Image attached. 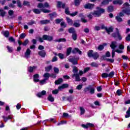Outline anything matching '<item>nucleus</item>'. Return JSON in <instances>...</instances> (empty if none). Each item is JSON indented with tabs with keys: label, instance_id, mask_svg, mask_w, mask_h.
I'll return each instance as SVG.
<instances>
[{
	"label": "nucleus",
	"instance_id": "nucleus-1",
	"mask_svg": "<svg viewBox=\"0 0 130 130\" xmlns=\"http://www.w3.org/2000/svg\"><path fill=\"white\" fill-rule=\"evenodd\" d=\"M96 11H94L93 12L91 13V15L94 16V17H100L102 14L105 13V9L102 8L101 7H96Z\"/></svg>",
	"mask_w": 130,
	"mask_h": 130
},
{
	"label": "nucleus",
	"instance_id": "nucleus-2",
	"mask_svg": "<svg viewBox=\"0 0 130 130\" xmlns=\"http://www.w3.org/2000/svg\"><path fill=\"white\" fill-rule=\"evenodd\" d=\"M123 8H124V9L122 10V13H124V14H126V15L129 16L130 15L129 4H128V3H125L123 5Z\"/></svg>",
	"mask_w": 130,
	"mask_h": 130
},
{
	"label": "nucleus",
	"instance_id": "nucleus-3",
	"mask_svg": "<svg viewBox=\"0 0 130 130\" xmlns=\"http://www.w3.org/2000/svg\"><path fill=\"white\" fill-rule=\"evenodd\" d=\"M79 57H75L72 56H70L68 58L69 61L72 62V64L74 65L78 64V60H79Z\"/></svg>",
	"mask_w": 130,
	"mask_h": 130
},
{
	"label": "nucleus",
	"instance_id": "nucleus-4",
	"mask_svg": "<svg viewBox=\"0 0 130 130\" xmlns=\"http://www.w3.org/2000/svg\"><path fill=\"white\" fill-rule=\"evenodd\" d=\"M116 32H114L112 34V37L114 38H118L119 40H121L122 39V37H121V35H120V34L119 33V30H118V28H116Z\"/></svg>",
	"mask_w": 130,
	"mask_h": 130
},
{
	"label": "nucleus",
	"instance_id": "nucleus-5",
	"mask_svg": "<svg viewBox=\"0 0 130 130\" xmlns=\"http://www.w3.org/2000/svg\"><path fill=\"white\" fill-rule=\"evenodd\" d=\"M43 40H47V41H52L53 40V37L47 35H44L43 36Z\"/></svg>",
	"mask_w": 130,
	"mask_h": 130
},
{
	"label": "nucleus",
	"instance_id": "nucleus-6",
	"mask_svg": "<svg viewBox=\"0 0 130 130\" xmlns=\"http://www.w3.org/2000/svg\"><path fill=\"white\" fill-rule=\"evenodd\" d=\"M57 8H62V9H66V8H67L66 7V3H62V2L60 1H58L57 4Z\"/></svg>",
	"mask_w": 130,
	"mask_h": 130
},
{
	"label": "nucleus",
	"instance_id": "nucleus-7",
	"mask_svg": "<svg viewBox=\"0 0 130 130\" xmlns=\"http://www.w3.org/2000/svg\"><path fill=\"white\" fill-rule=\"evenodd\" d=\"M95 5L94 4H86L84 6V9H88V10H92V9H93V8H94V6Z\"/></svg>",
	"mask_w": 130,
	"mask_h": 130
},
{
	"label": "nucleus",
	"instance_id": "nucleus-8",
	"mask_svg": "<svg viewBox=\"0 0 130 130\" xmlns=\"http://www.w3.org/2000/svg\"><path fill=\"white\" fill-rule=\"evenodd\" d=\"M113 0H104L101 3L100 7H103L104 6H107V5H108L109 4V2H112Z\"/></svg>",
	"mask_w": 130,
	"mask_h": 130
},
{
	"label": "nucleus",
	"instance_id": "nucleus-9",
	"mask_svg": "<svg viewBox=\"0 0 130 130\" xmlns=\"http://www.w3.org/2000/svg\"><path fill=\"white\" fill-rule=\"evenodd\" d=\"M73 96L70 95L69 96H63L62 97V100L63 101H65V100H67V101H69V102H72V100H73Z\"/></svg>",
	"mask_w": 130,
	"mask_h": 130
},
{
	"label": "nucleus",
	"instance_id": "nucleus-10",
	"mask_svg": "<svg viewBox=\"0 0 130 130\" xmlns=\"http://www.w3.org/2000/svg\"><path fill=\"white\" fill-rule=\"evenodd\" d=\"M72 78H75L76 82H80L81 81V79L80 78V75L78 74H74L72 75Z\"/></svg>",
	"mask_w": 130,
	"mask_h": 130
},
{
	"label": "nucleus",
	"instance_id": "nucleus-11",
	"mask_svg": "<svg viewBox=\"0 0 130 130\" xmlns=\"http://www.w3.org/2000/svg\"><path fill=\"white\" fill-rule=\"evenodd\" d=\"M37 69V66H30L27 68V71L28 73H33L34 72V70H36Z\"/></svg>",
	"mask_w": 130,
	"mask_h": 130
},
{
	"label": "nucleus",
	"instance_id": "nucleus-12",
	"mask_svg": "<svg viewBox=\"0 0 130 130\" xmlns=\"http://www.w3.org/2000/svg\"><path fill=\"white\" fill-rule=\"evenodd\" d=\"M72 53H78L79 54H82V51L78 48H75L72 50Z\"/></svg>",
	"mask_w": 130,
	"mask_h": 130
},
{
	"label": "nucleus",
	"instance_id": "nucleus-13",
	"mask_svg": "<svg viewBox=\"0 0 130 130\" xmlns=\"http://www.w3.org/2000/svg\"><path fill=\"white\" fill-rule=\"evenodd\" d=\"M38 54L40 55V56H41V57H45V56L46 55V52L44 50H42L39 51Z\"/></svg>",
	"mask_w": 130,
	"mask_h": 130
},
{
	"label": "nucleus",
	"instance_id": "nucleus-14",
	"mask_svg": "<svg viewBox=\"0 0 130 130\" xmlns=\"http://www.w3.org/2000/svg\"><path fill=\"white\" fill-rule=\"evenodd\" d=\"M30 54H31V50H30V49L28 48L26 50V51L25 52V53L24 54L25 57L26 58H28Z\"/></svg>",
	"mask_w": 130,
	"mask_h": 130
},
{
	"label": "nucleus",
	"instance_id": "nucleus-15",
	"mask_svg": "<svg viewBox=\"0 0 130 130\" xmlns=\"http://www.w3.org/2000/svg\"><path fill=\"white\" fill-rule=\"evenodd\" d=\"M66 88H69V84L65 83L63 84L62 85L58 87V90H62L66 89Z\"/></svg>",
	"mask_w": 130,
	"mask_h": 130
},
{
	"label": "nucleus",
	"instance_id": "nucleus-16",
	"mask_svg": "<svg viewBox=\"0 0 130 130\" xmlns=\"http://www.w3.org/2000/svg\"><path fill=\"white\" fill-rule=\"evenodd\" d=\"M116 41H113L111 42V45H110V47L113 49V50H114L115 48H116Z\"/></svg>",
	"mask_w": 130,
	"mask_h": 130
},
{
	"label": "nucleus",
	"instance_id": "nucleus-17",
	"mask_svg": "<svg viewBox=\"0 0 130 130\" xmlns=\"http://www.w3.org/2000/svg\"><path fill=\"white\" fill-rule=\"evenodd\" d=\"M33 78L34 82H35L36 83H37V82H39V79H38L39 78V74H35L33 76Z\"/></svg>",
	"mask_w": 130,
	"mask_h": 130
},
{
	"label": "nucleus",
	"instance_id": "nucleus-18",
	"mask_svg": "<svg viewBox=\"0 0 130 130\" xmlns=\"http://www.w3.org/2000/svg\"><path fill=\"white\" fill-rule=\"evenodd\" d=\"M46 94V91L43 90L41 92H39L37 94V96L39 97V98H41V97H42V96Z\"/></svg>",
	"mask_w": 130,
	"mask_h": 130
},
{
	"label": "nucleus",
	"instance_id": "nucleus-19",
	"mask_svg": "<svg viewBox=\"0 0 130 130\" xmlns=\"http://www.w3.org/2000/svg\"><path fill=\"white\" fill-rule=\"evenodd\" d=\"M107 45V44L106 43H104L103 45H100L98 47V50H100V51L103 50V49H104V46H106Z\"/></svg>",
	"mask_w": 130,
	"mask_h": 130
},
{
	"label": "nucleus",
	"instance_id": "nucleus-20",
	"mask_svg": "<svg viewBox=\"0 0 130 130\" xmlns=\"http://www.w3.org/2000/svg\"><path fill=\"white\" fill-rule=\"evenodd\" d=\"M2 117L4 119V120L5 122H7L8 119H12V118H13V117H12V115H9L8 117L3 116Z\"/></svg>",
	"mask_w": 130,
	"mask_h": 130
},
{
	"label": "nucleus",
	"instance_id": "nucleus-21",
	"mask_svg": "<svg viewBox=\"0 0 130 130\" xmlns=\"http://www.w3.org/2000/svg\"><path fill=\"white\" fill-rule=\"evenodd\" d=\"M66 20L69 25H70V26H72V25H73L74 21H73V20H72V19L70 18V17H67Z\"/></svg>",
	"mask_w": 130,
	"mask_h": 130
},
{
	"label": "nucleus",
	"instance_id": "nucleus-22",
	"mask_svg": "<svg viewBox=\"0 0 130 130\" xmlns=\"http://www.w3.org/2000/svg\"><path fill=\"white\" fill-rule=\"evenodd\" d=\"M48 15L50 16V19H53V17H56L57 14H56V12H53L52 13L49 14Z\"/></svg>",
	"mask_w": 130,
	"mask_h": 130
},
{
	"label": "nucleus",
	"instance_id": "nucleus-23",
	"mask_svg": "<svg viewBox=\"0 0 130 130\" xmlns=\"http://www.w3.org/2000/svg\"><path fill=\"white\" fill-rule=\"evenodd\" d=\"M40 23L41 25H44L45 24H49V23H50V20H41Z\"/></svg>",
	"mask_w": 130,
	"mask_h": 130
},
{
	"label": "nucleus",
	"instance_id": "nucleus-24",
	"mask_svg": "<svg viewBox=\"0 0 130 130\" xmlns=\"http://www.w3.org/2000/svg\"><path fill=\"white\" fill-rule=\"evenodd\" d=\"M68 32H69V33L74 34L76 33V29H75V28L74 27H71L69 29Z\"/></svg>",
	"mask_w": 130,
	"mask_h": 130
},
{
	"label": "nucleus",
	"instance_id": "nucleus-25",
	"mask_svg": "<svg viewBox=\"0 0 130 130\" xmlns=\"http://www.w3.org/2000/svg\"><path fill=\"white\" fill-rule=\"evenodd\" d=\"M32 11L35 14H36L37 15H39V14H41V10L38 9H34L32 10Z\"/></svg>",
	"mask_w": 130,
	"mask_h": 130
},
{
	"label": "nucleus",
	"instance_id": "nucleus-26",
	"mask_svg": "<svg viewBox=\"0 0 130 130\" xmlns=\"http://www.w3.org/2000/svg\"><path fill=\"white\" fill-rule=\"evenodd\" d=\"M43 77L44 78H45V80H48V79H49V77H50V74L48 73H46L44 74Z\"/></svg>",
	"mask_w": 130,
	"mask_h": 130
},
{
	"label": "nucleus",
	"instance_id": "nucleus-27",
	"mask_svg": "<svg viewBox=\"0 0 130 130\" xmlns=\"http://www.w3.org/2000/svg\"><path fill=\"white\" fill-rule=\"evenodd\" d=\"M81 2H82V0H75L74 1L75 6H76V7H78V6H80V4H81Z\"/></svg>",
	"mask_w": 130,
	"mask_h": 130
},
{
	"label": "nucleus",
	"instance_id": "nucleus-28",
	"mask_svg": "<svg viewBox=\"0 0 130 130\" xmlns=\"http://www.w3.org/2000/svg\"><path fill=\"white\" fill-rule=\"evenodd\" d=\"M106 32L108 33V34H110V32H113V28L112 27H109V28H107V29H106Z\"/></svg>",
	"mask_w": 130,
	"mask_h": 130
},
{
	"label": "nucleus",
	"instance_id": "nucleus-29",
	"mask_svg": "<svg viewBox=\"0 0 130 130\" xmlns=\"http://www.w3.org/2000/svg\"><path fill=\"white\" fill-rule=\"evenodd\" d=\"M62 78H59L58 80L55 81V85H59L61 83H62Z\"/></svg>",
	"mask_w": 130,
	"mask_h": 130
},
{
	"label": "nucleus",
	"instance_id": "nucleus-30",
	"mask_svg": "<svg viewBox=\"0 0 130 130\" xmlns=\"http://www.w3.org/2000/svg\"><path fill=\"white\" fill-rule=\"evenodd\" d=\"M52 69V66L51 65H50L49 66H48L45 68V72H50Z\"/></svg>",
	"mask_w": 130,
	"mask_h": 130
},
{
	"label": "nucleus",
	"instance_id": "nucleus-31",
	"mask_svg": "<svg viewBox=\"0 0 130 130\" xmlns=\"http://www.w3.org/2000/svg\"><path fill=\"white\" fill-rule=\"evenodd\" d=\"M92 57H93L94 59H97V58L99 57V54L98 52L94 53L92 55Z\"/></svg>",
	"mask_w": 130,
	"mask_h": 130
},
{
	"label": "nucleus",
	"instance_id": "nucleus-32",
	"mask_svg": "<svg viewBox=\"0 0 130 130\" xmlns=\"http://www.w3.org/2000/svg\"><path fill=\"white\" fill-rule=\"evenodd\" d=\"M0 12V16H1V17H2L3 18H4V17L6 16V14H7V12L5 11L3 9H1V11Z\"/></svg>",
	"mask_w": 130,
	"mask_h": 130
},
{
	"label": "nucleus",
	"instance_id": "nucleus-33",
	"mask_svg": "<svg viewBox=\"0 0 130 130\" xmlns=\"http://www.w3.org/2000/svg\"><path fill=\"white\" fill-rule=\"evenodd\" d=\"M41 12H43V13H45V14L48 13H51V11L46 9H41Z\"/></svg>",
	"mask_w": 130,
	"mask_h": 130
},
{
	"label": "nucleus",
	"instance_id": "nucleus-34",
	"mask_svg": "<svg viewBox=\"0 0 130 130\" xmlns=\"http://www.w3.org/2000/svg\"><path fill=\"white\" fill-rule=\"evenodd\" d=\"M107 11L108 13H112V12L113 11V6H109L107 8Z\"/></svg>",
	"mask_w": 130,
	"mask_h": 130
},
{
	"label": "nucleus",
	"instance_id": "nucleus-35",
	"mask_svg": "<svg viewBox=\"0 0 130 130\" xmlns=\"http://www.w3.org/2000/svg\"><path fill=\"white\" fill-rule=\"evenodd\" d=\"M93 50H90L88 52H87V55L88 57H92L93 56Z\"/></svg>",
	"mask_w": 130,
	"mask_h": 130
},
{
	"label": "nucleus",
	"instance_id": "nucleus-36",
	"mask_svg": "<svg viewBox=\"0 0 130 130\" xmlns=\"http://www.w3.org/2000/svg\"><path fill=\"white\" fill-rule=\"evenodd\" d=\"M126 114L125 115V117L127 118L130 117V107H129L128 109L126 112Z\"/></svg>",
	"mask_w": 130,
	"mask_h": 130
},
{
	"label": "nucleus",
	"instance_id": "nucleus-37",
	"mask_svg": "<svg viewBox=\"0 0 130 130\" xmlns=\"http://www.w3.org/2000/svg\"><path fill=\"white\" fill-rule=\"evenodd\" d=\"M3 35L5 36V37L8 38L10 36V31H5L3 32Z\"/></svg>",
	"mask_w": 130,
	"mask_h": 130
},
{
	"label": "nucleus",
	"instance_id": "nucleus-38",
	"mask_svg": "<svg viewBox=\"0 0 130 130\" xmlns=\"http://www.w3.org/2000/svg\"><path fill=\"white\" fill-rule=\"evenodd\" d=\"M90 89H91V85L88 87H86L84 89V92H85V93H88V92L90 91Z\"/></svg>",
	"mask_w": 130,
	"mask_h": 130
},
{
	"label": "nucleus",
	"instance_id": "nucleus-39",
	"mask_svg": "<svg viewBox=\"0 0 130 130\" xmlns=\"http://www.w3.org/2000/svg\"><path fill=\"white\" fill-rule=\"evenodd\" d=\"M48 100L51 102H53L54 101V98L52 97V95H49L48 97Z\"/></svg>",
	"mask_w": 130,
	"mask_h": 130
},
{
	"label": "nucleus",
	"instance_id": "nucleus-40",
	"mask_svg": "<svg viewBox=\"0 0 130 130\" xmlns=\"http://www.w3.org/2000/svg\"><path fill=\"white\" fill-rule=\"evenodd\" d=\"M65 14L66 15H70L71 13H70V8L69 7H66L65 8Z\"/></svg>",
	"mask_w": 130,
	"mask_h": 130
},
{
	"label": "nucleus",
	"instance_id": "nucleus-41",
	"mask_svg": "<svg viewBox=\"0 0 130 130\" xmlns=\"http://www.w3.org/2000/svg\"><path fill=\"white\" fill-rule=\"evenodd\" d=\"M23 6H26V7H30V2L27 1H23Z\"/></svg>",
	"mask_w": 130,
	"mask_h": 130
},
{
	"label": "nucleus",
	"instance_id": "nucleus-42",
	"mask_svg": "<svg viewBox=\"0 0 130 130\" xmlns=\"http://www.w3.org/2000/svg\"><path fill=\"white\" fill-rule=\"evenodd\" d=\"M79 72V70H78V68H77L76 66L73 67V72L74 74H77Z\"/></svg>",
	"mask_w": 130,
	"mask_h": 130
},
{
	"label": "nucleus",
	"instance_id": "nucleus-43",
	"mask_svg": "<svg viewBox=\"0 0 130 130\" xmlns=\"http://www.w3.org/2000/svg\"><path fill=\"white\" fill-rule=\"evenodd\" d=\"M78 38V35H77V33L72 34V39L73 40L76 41L77 40V38Z\"/></svg>",
	"mask_w": 130,
	"mask_h": 130
},
{
	"label": "nucleus",
	"instance_id": "nucleus-44",
	"mask_svg": "<svg viewBox=\"0 0 130 130\" xmlns=\"http://www.w3.org/2000/svg\"><path fill=\"white\" fill-rule=\"evenodd\" d=\"M63 21V19L61 18V19H57L55 20V22L56 24H59L60 22H62Z\"/></svg>",
	"mask_w": 130,
	"mask_h": 130
},
{
	"label": "nucleus",
	"instance_id": "nucleus-45",
	"mask_svg": "<svg viewBox=\"0 0 130 130\" xmlns=\"http://www.w3.org/2000/svg\"><path fill=\"white\" fill-rule=\"evenodd\" d=\"M59 91H61V90L58 89H58H55V90H53L52 91V94H54V95H56V94H57Z\"/></svg>",
	"mask_w": 130,
	"mask_h": 130
},
{
	"label": "nucleus",
	"instance_id": "nucleus-46",
	"mask_svg": "<svg viewBox=\"0 0 130 130\" xmlns=\"http://www.w3.org/2000/svg\"><path fill=\"white\" fill-rule=\"evenodd\" d=\"M80 111H81L80 114L83 115L85 113V112H86L85 109H84V108H83V107H81L80 108Z\"/></svg>",
	"mask_w": 130,
	"mask_h": 130
},
{
	"label": "nucleus",
	"instance_id": "nucleus-47",
	"mask_svg": "<svg viewBox=\"0 0 130 130\" xmlns=\"http://www.w3.org/2000/svg\"><path fill=\"white\" fill-rule=\"evenodd\" d=\"M71 52H72V48L70 47L67 49V55H70V54H71Z\"/></svg>",
	"mask_w": 130,
	"mask_h": 130
},
{
	"label": "nucleus",
	"instance_id": "nucleus-48",
	"mask_svg": "<svg viewBox=\"0 0 130 130\" xmlns=\"http://www.w3.org/2000/svg\"><path fill=\"white\" fill-rule=\"evenodd\" d=\"M37 7L39 9H44V5L43 3H39Z\"/></svg>",
	"mask_w": 130,
	"mask_h": 130
},
{
	"label": "nucleus",
	"instance_id": "nucleus-49",
	"mask_svg": "<svg viewBox=\"0 0 130 130\" xmlns=\"http://www.w3.org/2000/svg\"><path fill=\"white\" fill-rule=\"evenodd\" d=\"M116 20H117V22H122V18H121V17H119V16H116L115 17Z\"/></svg>",
	"mask_w": 130,
	"mask_h": 130
},
{
	"label": "nucleus",
	"instance_id": "nucleus-50",
	"mask_svg": "<svg viewBox=\"0 0 130 130\" xmlns=\"http://www.w3.org/2000/svg\"><path fill=\"white\" fill-rule=\"evenodd\" d=\"M26 37V34L25 33H22L20 35L19 40L20 39H24Z\"/></svg>",
	"mask_w": 130,
	"mask_h": 130
},
{
	"label": "nucleus",
	"instance_id": "nucleus-51",
	"mask_svg": "<svg viewBox=\"0 0 130 130\" xmlns=\"http://www.w3.org/2000/svg\"><path fill=\"white\" fill-rule=\"evenodd\" d=\"M28 43H29V40L26 39L23 42V43H22V45L23 46H26Z\"/></svg>",
	"mask_w": 130,
	"mask_h": 130
},
{
	"label": "nucleus",
	"instance_id": "nucleus-52",
	"mask_svg": "<svg viewBox=\"0 0 130 130\" xmlns=\"http://www.w3.org/2000/svg\"><path fill=\"white\" fill-rule=\"evenodd\" d=\"M54 70V72L55 73V74H58V73H59V69H58V68H56V67H54L53 68Z\"/></svg>",
	"mask_w": 130,
	"mask_h": 130
},
{
	"label": "nucleus",
	"instance_id": "nucleus-53",
	"mask_svg": "<svg viewBox=\"0 0 130 130\" xmlns=\"http://www.w3.org/2000/svg\"><path fill=\"white\" fill-rule=\"evenodd\" d=\"M73 26L74 27H76V28H78V27H80V26H81V24H80V23L79 22H75L73 24Z\"/></svg>",
	"mask_w": 130,
	"mask_h": 130
},
{
	"label": "nucleus",
	"instance_id": "nucleus-54",
	"mask_svg": "<svg viewBox=\"0 0 130 130\" xmlns=\"http://www.w3.org/2000/svg\"><path fill=\"white\" fill-rule=\"evenodd\" d=\"M58 56H59L60 59H63V58H64V56L63 55V54L60 53L58 54Z\"/></svg>",
	"mask_w": 130,
	"mask_h": 130
},
{
	"label": "nucleus",
	"instance_id": "nucleus-55",
	"mask_svg": "<svg viewBox=\"0 0 130 130\" xmlns=\"http://www.w3.org/2000/svg\"><path fill=\"white\" fill-rule=\"evenodd\" d=\"M90 66H91V67H94L95 68H98L99 67V64H97V63L96 62H92Z\"/></svg>",
	"mask_w": 130,
	"mask_h": 130
},
{
	"label": "nucleus",
	"instance_id": "nucleus-56",
	"mask_svg": "<svg viewBox=\"0 0 130 130\" xmlns=\"http://www.w3.org/2000/svg\"><path fill=\"white\" fill-rule=\"evenodd\" d=\"M90 94H94L95 93V88H92L91 86L90 89H89Z\"/></svg>",
	"mask_w": 130,
	"mask_h": 130
},
{
	"label": "nucleus",
	"instance_id": "nucleus-57",
	"mask_svg": "<svg viewBox=\"0 0 130 130\" xmlns=\"http://www.w3.org/2000/svg\"><path fill=\"white\" fill-rule=\"evenodd\" d=\"M78 11H76L74 13H71L70 14V16H71V17H75V16H77V15H78Z\"/></svg>",
	"mask_w": 130,
	"mask_h": 130
},
{
	"label": "nucleus",
	"instance_id": "nucleus-58",
	"mask_svg": "<svg viewBox=\"0 0 130 130\" xmlns=\"http://www.w3.org/2000/svg\"><path fill=\"white\" fill-rule=\"evenodd\" d=\"M34 24H36V22L35 21L31 20L30 22L27 23V25H29L30 26L33 25Z\"/></svg>",
	"mask_w": 130,
	"mask_h": 130
},
{
	"label": "nucleus",
	"instance_id": "nucleus-59",
	"mask_svg": "<svg viewBox=\"0 0 130 130\" xmlns=\"http://www.w3.org/2000/svg\"><path fill=\"white\" fill-rule=\"evenodd\" d=\"M61 27H63V28H66L67 27V24H66V22H61L60 23Z\"/></svg>",
	"mask_w": 130,
	"mask_h": 130
},
{
	"label": "nucleus",
	"instance_id": "nucleus-60",
	"mask_svg": "<svg viewBox=\"0 0 130 130\" xmlns=\"http://www.w3.org/2000/svg\"><path fill=\"white\" fill-rule=\"evenodd\" d=\"M82 88H83V84H80L77 86L76 89L77 90H82Z\"/></svg>",
	"mask_w": 130,
	"mask_h": 130
},
{
	"label": "nucleus",
	"instance_id": "nucleus-61",
	"mask_svg": "<svg viewBox=\"0 0 130 130\" xmlns=\"http://www.w3.org/2000/svg\"><path fill=\"white\" fill-rule=\"evenodd\" d=\"M9 40L10 41V42H15L16 41V40H15L13 37H10L9 38Z\"/></svg>",
	"mask_w": 130,
	"mask_h": 130
},
{
	"label": "nucleus",
	"instance_id": "nucleus-62",
	"mask_svg": "<svg viewBox=\"0 0 130 130\" xmlns=\"http://www.w3.org/2000/svg\"><path fill=\"white\" fill-rule=\"evenodd\" d=\"M8 14L9 16H13L14 15V11L12 10H10L8 11Z\"/></svg>",
	"mask_w": 130,
	"mask_h": 130
},
{
	"label": "nucleus",
	"instance_id": "nucleus-63",
	"mask_svg": "<svg viewBox=\"0 0 130 130\" xmlns=\"http://www.w3.org/2000/svg\"><path fill=\"white\" fill-rule=\"evenodd\" d=\"M108 74L105 73H103L102 74V77L103 78H108Z\"/></svg>",
	"mask_w": 130,
	"mask_h": 130
},
{
	"label": "nucleus",
	"instance_id": "nucleus-64",
	"mask_svg": "<svg viewBox=\"0 0 130 130\" xmlns=\"http://www.w3.org/2000/svg\"><path fill=\"white\" fill-rule=\"evenodd\" d=\"M126 41H130V34H128L127 36L125 38Z\"/></svg>",
	"mask_w": 130,
	"mask_h": 130
}]
</instances>
